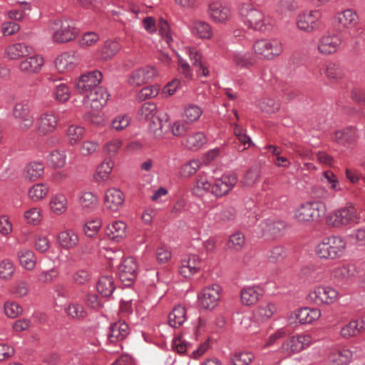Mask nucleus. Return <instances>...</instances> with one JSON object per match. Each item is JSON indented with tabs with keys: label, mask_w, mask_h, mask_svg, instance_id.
<instances>
[{
	"label": "nucleus",
	"mask_w": 365,
	"mask_h": 365,
	"mask_svg": "<svg viewBox=\"0 0 365 365\" xmlns=\"http://www.w3.org/2000/svg\"><path fill=\"white\" fill-rule=\"evenodd\" d=\"M238 11L243 24L250 29L265 32L271 31L275 24L274 19L266 16L257 4L248 1H242Z\"/></svg>",
	"instance_id": "obj_1"
},
{
	"label": "nucleus",
	"mask_w": 365,
	"mask_h": 365,
	"mask_svg": "<svg viewBox=\"0 0 365 365\" xmlns=\"http://www.w3.org/2000/svg\"><path fill=\"white\" fill-rule=\"evenodd\" d=\"M360 221V212L352 202L330 212L326 217V222L329 226L339 229L351 227Z\"/></svg>",
	"instance_id": "obj_2"
},
{
	"label": "nucleus",
	"mask_w": 365,
	"mask_h": 365,
	"mask_svg": "<svg viewBox=\"0 0 365 365\" xmlns=\"http://www.w3.org/2000/svg\"><path fill=\"white\" fill-rule=\"evenodd\" d=\"M346 250V240L340 236L332 235L324 238L317 245L316 253L322 259H335L344 256Z\"/></svg>",
	"instance_id": "obj_3"
},
{
	"label": "nucleus",
	"mask_w": 365,
	"mask_h": 365,
	"mask_svg": "<svg viewBox=\"0 0 365 365\" xmlns=\"http://www.w3.org/2000/svg\"><path fill=\"white\" fill-rule=\"evenodd\" d=\"M327 212V205L322 201L307 202L294 210V218L300 223L319 220Z\"/></svg>",
	"instance_id": "obj_4"
},
{
	"label": "nucleus",
	"mask_w": 365,
	"mask_h": 365,
	"mask_svg": "<svg viewBox=\"0 0 365 365\" xmlns=\"http://www.w3.org/2000/svg\"><path fill=\"white\" fill-rule=\"evenodd\" d=\"M53 39L57 43H65L72 41L78 33L73 20L59 19L53 22Z\"/></svg>",
	"instance_id": "obj_5"
},
{
	"label": "nucleus",
	"mask_w": 365,
	"mask_h": 365,
	"mask_svg": "<svg viewBox=\"0 0 365 365\" xmlns=\"http://www.w3.org/2000/svg\"><path fill=\"white\" fill-rule=\"evenodd\" d=\"M255 53L262 59L273 60L283 52V45L277 38H262L256 41L252 46Z\"/></svg>",
	"instance_id": "obj_6"
},
{
	"label": "nucleus",
	"mask_w": 365,
	"mask_h": 365,
	"mask_svg": "<svg viewBox=\"0 0 365 365\" xmlns=\"http://www.w3.org/2000/svg\"><path fill=\"white\" fill-rule=\"evenodd\" d=\"M339 298L336 289L330 286H317L309 291L307 299L317 305H329Z\"/></svg>",
	"instance_id": "obj_7"
},
{
	"label": "nucleus",
	"mask_w": 365,
	"mask_h": 365,
	"mask_svg": "<svg viewBox=\"0 0 365 365\" xmlns=\"http://www.w3.org/2000/svg\"><path fill=\"white\" fill-rule=\"evenodd\" d=\"M102 73L98 71H92L81 75L74 85L75 91L83 96L98 89L102 81Z\"/></svg>",
	"instance_id": "obj_8"
},
{
	"label": "nucleus",
	"mask_w": 365,
	"mask_h": 365,
	"mask_svg": "<svg viewBox=\"0 0 365 365\" xmlns=\"http://www.w3.org/2000/svg\"><path fill=\"white\" fill-rule=\"evenodd\" d=\"M13 116L18 120L19 128L26 131L34 125L31 104L28 101L16 103L13 109Z\"/></svg>",
	"instance_id": "obj_9"
},
{
	"label": "nucleus",
	"mask_w": 365,
	"mask_h": 365,
	"mask_svg": "<svg viewBox=\"0 0 365 365\" xmlns=\"http://www.w3.org/2000/svg\"><path fill=\"white\" fill-rule=\"evenodd\" d=\"M334 21L339 26L347 31L352 38L358 36V25L359 22L357 13L351 9H346L338 12L334 16Z\"/></svg>",
	"instance_id": "obj_10"
},
{
	"label": "nucleus",
	"mask_w": 365,
	"mask_h": 365,
	"mask_svg": "<svg viewBox=\"0 0 365 365\" xmlns=\"http://www.w3.org/2000/svg\"><path fill=\"white\" fill-rule=\"evenodd\" d=\"M346 44L345 36L334 33H326L321 36L318 42V51L324 55L336 53L341 45Z\"/></svg>",
	"instance_id": "obj_11"
},
{
	"label": "nucleus",
	"mask_w": 365,
	"mask_h": 365,
	"mask_svg": "<svg viewBox=\"0 0 365 365\" xmlns=\"http://www.w3.org/2000/svg\"><path fill=\"white\" fill-rule=\"evenodd\" d=\"M321 16L319 10H304L297 16V28L307 33H312L319 28Z\"/></svg>",
	"instance_id": "obj_12"
},
{
	"label": "nucleus",
	"mask_w": 365,
	"mask_h": 365,
	"mask_svg": "<svg viewBox=\"0 0 365 365\" xmlns=\"http://www.w3.org/2000/svg\"><path fill=\"white\" fill-rule=\"evenodd\" d=\"M207 14L214 23L220 24H227L232 16L230 6L221 0H214L209 4Z\"/></svg>",
	"instance_id": "obj_13"
},
{
	"label": "nucleus",
	"mask_w": 365,
	"mask_h": 365,
	"mask_svg": "<svg viewBox=\"0 0 365 365\" xmlns=\"http://www.w3.org/2000/svg\"><path fill=\"white\" fill-rule=\"evenodd\" d=\"M221 287L218 284H212L205 287L197 295V302L205 309L215 308L220 298Z\"/></svg>",
	"instance_id": "obj_14"
},
{
	"label": "nucleus",
	"mask_w": 365,
	"mask_h": 365,
	"mask_svg": "<svg viewBox=\"0 0 365 365\" xmlns=\"http://www.w3.org/2000/svg\"><path fill=\"white\" fill-rule=\"evenodd\" d=\"M235 173H227L212 182V194L217 197L227 195L237 184Z\"/></svg>",
	"instance_id": "obj_15"
},
{
	"label": "nucleus",
	"mask_w": 365,
	"mask_h": 365,
	"mask_svg": "<svg viewBox=\"0 0 365 365\" xmlns=\"http://www.w3.org/2000/svg\"><path fill=\"white\" fill-rule=\"evenodd\" d=\"M109 94L103 87H98V89L93 91L85 95L83 98V105L86 108L99 110L103 108L108 100Z\"/></svg>",
	"instance_id": "obj_16"
},
{
	"label": "nucleus",
	"mask_w": 365,
	"mask_h": 365,
	"mask_svg": "<svg viewBox=\"0 0 365 365\" xmlns=\"http://www.w3.org/2000/svg\"><path fill=\"white\" fill-rule=\"evenodd\" d=\"M129 334V327L125 322H115L110 325L107 334V343L115 344L118 350L122 349L120 341Z\"/></svg>",
	"instance_id": "obj_17"
},
{
	"label": "nucleus",
	"mask_w": 365,
	"mask_h": 365,
	"mask_svg": "<svg viewBox=\"0 0 365 365\" xmlns=\"http://www.w3.org/2000/svg\"><path fill=\"white\" fill-rule=\"evenodd\" d=\"M81 62L80 55L75 51L65 52L59 55L55 61L56 69L60 73L73 71Z\"/></svg>",
	"instance_id": "obj_18"
},
{
	"label": "nucleus",
	"mask_w": 365,
	"mask_h": 365,
	"mask_svg": "<svg viewBox=\"0 0 365 365\" xmlns=\"http://www.w3.org/2000/svg\"><path fill=\"white\" fill-rule=\"evenodd\" d=\"M138 264L136 260L131 257H127L118 265V277L123 282H127L129 285L137 277Z\"/></svg>",
	"instance_id": "obj_19"
},
{
	"label": "nucleus",
	"mask_w": 365,
	"mask_h": 365,
	"mask_svg": "<svg viewBox=\"0 0 365 365\" xmlns=\"http://www.w3.org/2000/svg\"><path fill=\"white\" fill-rule=\"evenodd\" d=\"M58 124V118L51 112L41 113L36 120L35 129L41 135L53 132Z\"/></svg>",
	"instance_id": "obj_20"
},
{
	"label": "nucleus",
	"mask_w": 365,
	"mask_h": 365,
	"mask_svg": "<svg viewBox=\"0 0 365 365\" xmlns=\"http://www.w3.org/2000/svg\"><path fill=\"white\" fill-rule=\"evenodd\" d=\"M201 267L200 257L194 254L185 255L180 262L178 268L179 274L185 277L190 278L199 272Z\"/></svg>",
	"instance_id": "obj_21"
},
{
	"label": "nucleus",
	"mask_w": 365,
	"mask_h": 365,
	"mask_svg": "<svg viewBox=\"0 0 365 365\" xmlns=\"http://www.w3.org/2000/svg\"><path fill=\"white\" fill-rule=\"evenodd\" d=\"M157 75V71L153 66H147L132 72L128 83L133 86H140L148 83Z\"/></svg>",
	"instance_id": "obj_22"
},
{
	"label": "nucleus",
	"mask_w": 365,
	"mask_h": 365,
	"mask_svg": "<svg viewBox=\"0 0 365 365\" xmlns=\"http://www.w3.org/2000/svg\"><path fill=\"white\" fill-rule=\"evenodd\" d=\"M359 137V133L354 126H349L336 130L332 135V140L339 145L349 147Z\"/></svg>",
	"instance_id": "obj_23"
},
{
	"label": "nucleus",
	"mask_w": 365,
	"mask_h": 365,
	"mask_svg": "<svg viewBox=\"0 0 365 365\" xmlns=\"http://www.w3.org/2000/svg\"><path fill=\"white\" fill-rule=\"evenodd\" d=\"M312 343L309 335H297L287 339L282 346V351L287 354L297 353Z\"/></svg>",
	"instance_id": "obj_24"
},
{
	"label": "nucleus",
	"mask_w": 365,
	"mask_h": 365,
	"mask_svg": "<svg viewBox=\"0 0 365 365\" xmlns=\"http://www.w3.org/2000/svg\"><path fill=\"white\" fill-rule=\"evenodd\" d=\"M125 198L119 189H108L105 194L104 203L106 207L112 210H118L123 205Z\"/></svg>",
	"instance_id": "obj_25"
},
{
	"label": "nucleus",
	"mask_w": 365,
	"mask_h": 365,
	"mask_svg": "<svg viewBox=\"0 0 365 365\" xmlns=\"http://www.w3.org/2000/svg\"><path fill=\"white\" fill-rule=\"evenodd\" d=\"M353 358V352L343 349L331 352L324 361V365H347Z\"/></svg>",
	"instance_id": "obj_26"
},
{
	"label": "nucleus",
	"mask_w": 365,
	"mask_h": 365,
	"mask_svg": "<svg viewBox=\"0 0 365 365\" xmlns=\"http://www.w3.org/2000/svg\"><path fill=\"white\" fill-rule=\"evenodd\" d=\"M259 227L262 236L275 237L285 228V222L282 220L267 219L262 222Z\"/></svg>",
	"instance_id": "obj_27"
},
{
	"label": "nucleus",
	"mask_w": 365,
	"mask_h": 365,
	"mask_svg": "<svg viewBox=\"0 0 365 365\" xmlns=\"http://www.w3.org/2000/svg\"><path fill=\"white\" fill-rule=\"evenodd\" d=\"M365 330V317L351 320L343 326L340 330V336L344 339H349L359 334Z\"/></svg>",
	"instance_id": "obj_28"
},
{
	"label": "nucleus",
	"mask_w": 365,
	"mask_h": 365,
	"mask_svg": "<svg viewBox=\"0 0 365 365\" xmlns=\"http://www.w3.org/2000/svg\"><path fill=\"white\" fill-rule=\"evenodd\" d=\"M189 29L193 36L200 39H210L213 35L211 25L201 20L193 21Z\"/></svg>",
	"instance_id": "obj_29"
},
{
	"label": "nucleus",
	"mask_w": 365,
	"mask_h": 365,
	"mask_svg": "<svg viewBox=\"0 0 365 365\" xmlns=\"http://www.w3.org/2000/svg\"><path fill=\"white\" fill-rule=\"evenodd\" d=\"M106 234L110 240L120 242L127 235V225L121 220L113 221L107 226Z\"/></svg>",
	"instance_id": "obj_30"
},
{
	"label": "nucleus",
	"mask_w": 365,
	"mask_h": 365,
	"mask_svg": "<svg viewBox=\"0 0 365 365\" xmlns=\"http://www.w3.org/2000/svg\"><path fill=\"white\" fill-rule=\"evenodd\" d=\"M43 62V58L41 56L34 55L21 61L19 68L26 73H36L41 71Z\"/></svg>",
	"instance_id": "obj_31"
},
{
	"label": "nucleus",
	"mask_w": 365,
	"mask_h": 365,
	"mask_svg": "<svg viewBox=\"0 0 365 365\" xmlns=\"http://www.w3.org/2000/svg\"><path fill=\"white\" fill-rule=\"evenodd\" d=\"M262 295V292L259 287L247 286L240 292V300L243 305L251 306L256 304Z\"/></svg>",
	"instance_id": "obj_32"
},
{
	"label": "nucleus",
	"mask_w": 365,
	"mask_h": 365,
	"mask_svg": "<svg viewBox=\"0 0 365 365\" xmlns=\"http://www.w3.org/2000/svg\"><path fill=\"white\" fill-rule=\"evenodd\" d=\"M185 51L189 56L192 65L197 68L196 70L197 75L204 77L208 76L210 71L207 65L201 61V56L197 50L194 48L187 46L185 47Z\"/></svg>",
	"instance_id": "obj_33"
},
{
	"label": "nucleus",
	"mask_w": 365,
	"mask_h": 365,
	"mask_svg": "<svg viewBox=\"0 0 365 365\" xmlns=\"http://www.w3.org/2000/svg\"><path fill=\"white\" fill-rule=\"evenodd\" d=\"M78 241V235L71 229L65 230L58 233V242L64 250H71L76 247Z\"/></svg>",
	"instance_id": "obj_34"
},
{
	"label": "nucleus",
	"mask_w": 365,
	"mask_h": 365,
	"mask_svg": "<svg viewBox=\"0 0 365 365\" xmlns=\"http://www.w3.org/2000/svg\"><path fill=\"white\" fill-rule=\"evenodd\" d=\"M321 316V311L318 308L302 307L295 312L296 319L300 324H310L318 319Z\"/></svg>",
	"instance_id": "obj_35"
},
{
	"label": "nucleus",
	"mask_w": 365,
	"mask_h": 365,
	"mask_svg": "<svg viewBox=\"0 0 365 365\" xmlns=\"http://www.w3.org/2000/svg\"><path fill=\"white\" fill-rule=\"evenodd\" d=\"M33 48L23 43H16L9 46L5 50V55L11 60L32 53Z\"/></svg>",
	"instance_id": "obj_36"
},
{
	"label": "nucleus",
	"mask_w": 365,
	"mask_h": 365,
	"mask_svg": "<svg viewBox=\"0 0 365 365\" xmlns=\"http://www.w3.org/2000/svg\"><path fill=\"white\" fill-rule=\"evenodd\" d=\"M44 173V165L40 161H32L26 165L24 177L29 181H35L41 178Z\"/></svg>",
	"instance_id": "obj_37"
},
{
	"label": "nucleus",
	"mask_w": 365,
	"mask_h": 365,
	"mask_svg": "<svg viewBox=\"0 0 365 365\" xmlns=\"http://www.w3.org/2000/svg\"><path fill=\"white\" fill-rule=\"evenodd\" d=\"M78 203L84 211H93L98 206V198L96 195L90 191L81 192L78 195Z\"/></svg>",
	"instance_id": "obj_38"
},
{
	"label": "nucleus",
	"mask_w": 365,
	"mask_h": 365,
	"mask_svg": "<svg viewBox=\"0 0 365 365\" xmlns=\"http://www.w3.org/2000/svg\"><path fill=\"white\" fill-rule=\"evenodd\" d=\"M49 205L55 215H62L66 212L68 208L67 197L63 193H56L51 197Z\"/></svg>",
	"instance_id": "obj_39"
},
{
	"label": "nucleus",
	"mask_w": 365,
	"mask_h": 365,
	"mask_svg": "<svg viewBox=\"0 0 365 365\" xmlns=\"http://www.w3.org/2000/svg\"><path fill=\"white\" fill-rule=\"evenodd\" d=\"M187 320V312L182 305L175 306L168 315V323L174 328L182 326Z\"/></svg>",
	"instance_id": "obj_40"
},
{
	"label": "nucleus",
	"mask_w": 365,
	"mask_h": 365,
	"mask_svg": "<svg viewBox=\"0 0 365 365\" xmlns=\"http://www.w3.org/2000/svg\"><path fill=\"white\" fill-rule=\"evenodd\" d=\"M232 61L241 68H249L255 63L253 55L247 51H235L232 54Z\"/></svg>",
	"instance_id": "obj_41"
},
{
	"label": "nucleus",
	"mask_w": 365,
	"mask_h": 365,
	"mask_svg": "<svg viewBox=\"0 0 365 365\" xmlns=\"http://www.w3.org/2000/svg\"><path fill=\"white\" fill-rule=\"evenodd\" d=\"M115 289L114 279L111 276L104 275L100 277L97 283L98 292L104 297L112 295Z\"/></svg>",
	"instance_id": "obj_42"
},
{
	"label": "nucleus",
	"mask_w": 365,
	"mask_h": 365,
	"mask_svg": "<svg viewBox=\"0 0 365 365\" xmlns=\"http://www.w3.org/2000/svg\"><path fill=\"white\" fill-rule=\"evenodd\" d=\"M277 307L274 304L266 302L262 304L254 312V317L256 320L264 322L269 319L276 312Z\"/></svg>",
	"instance_id": "obj_43"
},
{
	"label": "nucleus",
	"mask_w": 365,
	"mask_h": 365,
	"mask_svg": "<svg viewBox=\"0 0 365 365\" xmlns=\"http://www.w3.org/2000/svg\"><path fill=\"white\" fill-rule=\"evenodd\" d=\"M18 258L21 265L28 270L34 269L36 259L33 251L24 248L18 252Z\"/></svg>",
	"instance_id": "obj_44"
},
{
	"label": "nucleus",
	"mask_w": 365,
	"mask_h": 365,
	"mask_svg": "<svg viewBox=\"0 0 365 365\" xmlns=\"http://www.w3.org/2000/svg\"><path fill=\"white\" fill-rule=\"evenodd\" d=\"M207 142V137L203 132L197 131L189 135L186 140V147L192 150L201 148Z\"/></svg>",
	"instance_id": "obj_45"
},
{
	"label": "nucleus",
	"mask_w": 365,
	"mask_h": 365,
	"mask_svg": "<svg viewBox=\"0 0 365 365\" xmlns=\"http://www.w3.org/2000/svg\"><path fill=\"white\" fill-rule=\"evenodd\" d=\"M49 187L46 183H36L31 186L28 191V197L33 202L43 200L48 193Z\"/></svg>",
	"instance_id": "obj_46"
},
{
	"label": "nucleus",
	"mask_w": 365,
	"mask_h": 365,
	"mask_svg": "<svg viewBox=\"0 0 365 365\" xmlns=\"http://www.w3.org/2000/svg\"><path fill=\"white\" fill-rule=\"evenodd\" d=\"M202 114V109L197 105L188 104L185 106L182 119L185 123L192 124L197 121Z\"/></svg>",
	"instance_id": "obj_47"
},
{
	"label": "nucleus",
	"mask_w": 365,
	"mask_h": 365,
	"mask_svg": "<svg viewBox=\"0 0 365 365\" xmlns=\"http://www.w3.org/2000/svg\"><path fill=\"white\" fill-rule=\"evenodd\" d=\"M84 128L79 125L71 124L66 130V138L71 145L78 144L83 138Z\"/></svg>",
	"instance_id": "obj_48"
},
{
	"label": "nucleus",
	"mask_w": 365,
	"mask_h": 365,
	"mask_svg": "<svg viewBox=\"0 0 365 365\" xmlns=\"http://www.w3.org/2000/svg\"><path fill=\"white\" fill-rule=\"evenodd\" d=\"M114 166V162L111 159L105 160L96 169L95 179L98 182H103L108 179Z\"/></svg>",
	"instance_id": "obj_49"
},
{
	"label": "nucleus",
	"mask_w": 365,
	"mask_h": 365,
	"mask_svg": "<svg viewBox=\"0 0 365 365\" xmlns=\"http://www.w3.org/2000/svg\"><path fill=\"white\" fill-rule=\"evenodd\" d=\"M48 164L54 168H63L66 163V154L64 150H55L46 158Z\"/></svg>",
	"instance_id": "obj_50"
},
{
	"label": "nucleus",
	"mask_w": 365,
	"mask_h": 365,
	"mask_svg": "<svg viewBox=\"0 0 365 365\" xmlns=\"http://www.w3.org/2000/svg\"><path fill=\"white\" fill-rule=\"evenodd\" d=\"M31 9V5L26 1L19 2V8L8 12L9 18L16 21H21Z\"/></svg>",
	"instance_id": "obj_51"
},
{
	"label": "nucleus",
	"mask_w": 365,
	"mask_h": 365,
	"mask_svg": "<svg viewBox=\"0 0 365 365\" xmlns=\"http://www.w3.org/2000/svg\"><path fill=\"white\" fill-rule=\"evenodd\" d=\"M188 123H185L184 120H176L171 121L168 124V128L170 129V132L175 137H182L188 130Z\"/></svg>",
	"instance_id": "obj_52"
},
{
	"label": "nucleus",
	"mask_w": 365,
	"mask_h": 365,
	"mask_svg": "<svg viewBox=\"0 0 365 365\" xmlns=\"http://www.w3.org/2000/svg\"><path fill=\"white\" fill-rule=\"evenodd\" d=\"M131 118L126 114H118L110 120V128L117 132L126 129L130 123Z\"/></svg>",
	"instance_id": "obj_53"
},
{
	"label": "nucleus",
	"mask_w": 365,
	"mask_h": 365,
	"mask_svg": "<svg viewBox=\"0 0 365 365\" xmlns=\"http://www.w3.org/2000/svg\"><path fill=\"white\" fill-rule=\"evenodd\" d=\"M321 182L329 186L335 192L341 190L337 177L331 170H326L322 173Z\"/></svg>",
	"instance_id": "obj_54"
},
{
	"label": "nucleus",
	"mask_w": 365,
	"mask_h": 365,
	"mask_svg": "<svg viewBox=\"0 0 365 365\" xmlns=\"http://www.w3.org/2000/svg\"><path fill=\"white\" fill-rule=\"evenodd\" d=\"M15 272V266L13 262L9 259L0 260V279L2 280L10 279Z\"/></svg>",
	"instance_id": "obj_55"
},
{
	"label": "nucleus",
	"mask_w": 365,
	"mask_h": 365,
	"mask_svg": "<svg viewBox=\"0 0 365 365\" xmlns=\"http://www.w3.org/2000/svg\"><path fill=\"white\" fill-rule=\"evenodd\" d=\"M53 96L61 103L67 101L71 96L70 89L65 83L60 82L54 86Z\"/></svg>",
	"instance_id": "obj_56"
},
{
	"label": "nucleus",
	"mask_w": 365,
	"mask_h": 365,
	"mask_svg": "<svg viewBox=\"0 0 365 365\" xmlns=\"http://www.w3.org/2000/svg\"><path fill=\"white\" fill-rule=\"evenodd\" d=\"M201 165L199 160H191L181 166L180 174L183 178L190 177L200 168Z\"/></svg>",
	"instance_id": "obj_57"
},
{
	"label": "nucleus",
	"mask_w": 365,
	"mask_h": 365,
	"mask_svg": "<svg viewBox=\"0 0 365 365\" xmlns=\"http://www.w3.org/2000/svg\"><path fill=\"white\" fill-rule=\"evenodd\" d=\"M157 106L152 103H145L142 105L138 110V115L141 119L151 121L153 119L157 118Z\"/></svg>",
	"instance_id": "obj_58"
},
{
	"label": "nucleus",
	"mask_w": 365,
	"mask_h": 365,
	"mask_svg": "<svg viewBox=\"0 0 365 365\" xmlns=\"http://www.w3.org/2000/svg\"><path fill=\"white\" fill-rule=\"evenodd\" d=\"M65 311L68 317L76 319H83L86 316L83 307L78 303L68 304Z\"/></svg>",
	"instance_id": "obj_59"
},
{
	"label": "nucleus",
	"mask_w": 365,
	"mask_h": 365,
	"mask_svg": "<svg viewBox=\"0 0 365 365\" xmlns=\"http://www.w3.org/2000/svg\"><path fill=\"white\" fill-rule=\"evenodd\" d=\"M122 145V140L119 138H113L106 142L103 147V153L109 157H114L118 153Z\"/></svg>",
	"instance_id": "obj_60"
},
{
	"label": "nucleus",
	"mask_w": 365,
	"mask_h": 365,
	"mask_svg": "<svg viewBox=\"0 0 365 365\" xmlns=\"http://www.w3.org/2000/svg\"><path fill=\"white\" fill-rule=\"evenodd\" d=\"M326 75L330 79H338L342 77L343 70L338 63L330 61L326 65Z\"/></svg>",
	"instance_id": "obj_61"
},
{
	"label": "nucleus",
	"mask_w": 365,
	"mask_h": 365,
	"mask_svg": "<svg viewBox=\"0 0 365 365\" xmlns=\"http://www.w3.org/2000/svg\"><path fill=\"white\" fill-rule=\"evenodd\" d=\"M257 106L265 113H273L279 109V104L272 98H263L258 101Z\"/></svg>",
	"instance_id": "obj_62"
},
{
	"label": "nucleus",
	"mask_w": 365,
	"mask_h": 365,
	"mask_svg": "<svg viewBox=\"0 0 365 365\" xmlns=\"http://www.w3.org/2000/svg\"><path fill=\"white\" fill-rule=\"evenodd\" d=\"M91 279L88 271L86 269H78L71 274L72 282L78 285L86 284Z\"/></svg>",
	"instance_id": "obj_63"
},
{
	"label": "nucleus",
	"mask_w": 365,
	"mask_h": 365,
	"mask_svg": "<svg viewBox=\"0 0 365 365\" xmlns=\"http://www.w3.org/2000/svg\"><path fill=\"white\" fill-rule=\"evenodd\" d=\"M254 359V355L251 352H238L235 353L232 360L235 365H249Z\"/></svg>",
	"instance_id": "obj_64"
}]
</instances>
